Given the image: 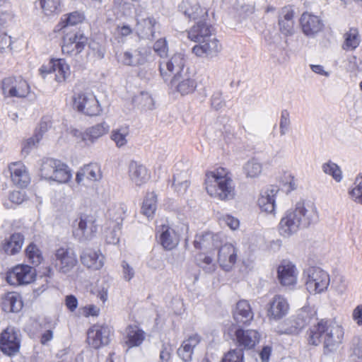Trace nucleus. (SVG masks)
I'll list each match as a JSON object with an SVG mask.
<instances>
[{"label": "nucleus", "instance_id": "nucleus-1", "mask_svg": "<svg viewBox=\"0 0 362 362\" xmlns=\"http://www.w3.org/2000/svg\"><path fill=\"white\" fill-rule=\"evenodd\" d=\"M344 337L343 327L332 320H322L313 325L307 332L308 344L317 346L322 343L325 354L336 351L342 343Z\"/></svg>", "mask_w": 362, "mask_h": 362}, {"label": "nucleus", "instance_id": "nucleus-2", "mask_svg": "<svg viewBox=\"0 0 362 362\" xmlns=\"http://www.w3.org/2000/svg\"><path fill=\"white\" fill-rule=\"evenodd\" d=\"M317 211L313 206L306 207L298 203L294 210L288 211L279 224V232L284 238H289L301 228H306L317 219Z\"/></svg>", "mask_w": 362, "mask_h": 362}, {"label": "nucleus", "instance_id": "nucleus-3", "mask_svg": "<svg viewBox=\"0 0 362 362\" xmlns=\"http://www.w3.org/2000/svg\"><path fill=\"white\" fill-rule=\"evenodd\" d=\"M204 185L207 193L211 197L225 202L235 198V185L228 170L224 168L207 171Z\"/></svg>", "mask_w": 362, "mask_h": 362}, {"label": "nucleus", "instance_id": "nucleus-4", "mask_svg": "<svg viewBox=\"0 0 362 362\" xmlns=\"http://www.w3.org/2000/svg\"><path fill=\"white\" fill-rule=\"evenodd\" d=\"M303 278L306 290L313 295L325 292L330 284L329 274L319 267L313 266L305 269Z\"/></svg>", "mask_w": 362, "mask_h": 362}, {"label": "nucleus", "instance_id": "nucleus-5", "mask_svg": "<svg viewBox=\"0 0 362 362\" xmlns=\"http://www.w3.org/2000/svg\"><path fill=\"white\" fill-rule=\"evenodd\" d=\"M186 59L182 53H175L169 58H163L159 62V71L162 78L167 81L173 76H177L185 72Z\"/></svg>", "mask_w": 362, "mask_h": 362}, {"label": "nucleus", "instance_id": "nucleus-6", "mask_svg": "<svg viewBox=\"0 0 362 362\" xmlns=\"http://www.w3.org/2000/svg\"><path fill=\"white\" fill-rule=\"evenodd\" d=\"M74 106L78 112L88 116H96L102 112L98 99L90 92H80L75 94Z\"/></svg>", "mask_w": 362, "mask_h": 362}, {"label": "nucleus", "instance_id": "nucleus-7", "mask_svg": "<svg viewBox=\"0 0 362 362\" xmlns=\"http://www.w3.org/2000/svg\"><path fill=\"white\" fill-rule=\"evenodd\" d=\"M3 95L11 98H25L30 93V88L22 77H7L1 82Z\"/></svg>", "mask_w": 362, "mask_h": 362}, {"label": "nucleus", "instance_id": "nucleus-8", "mask_svg": "<svg viewBox=\"0 0 362 362\" xmlns=\"http://www.w3.org/2000/svg\"><path fill=\"white\" fill-rule=\"evenodd\" d=\"M289 310L287 298L281 294L274 295L266 305L267 317L269 321L281 320L288 314Z\"/></svg>", "mask_w": 362, "mask_h": 362}, {"label": "nucleus", "instance_id": "nucleus-9", "mask_svg": "<svg viewBox=\"0 0 362 362\" xmlns=\"http://www.w3.org/2000/svg\"><path fill=\"white\" fill-rule=\"evenodd\" d=\"M277 279L283 287L293 288L298 283V270L291 261L284 259L276 269Z\"/></svg>", "mask_w": 362, "mask_h": 362}, {"label": "nucleus", "instance_id": "nucleus-10", "mask_svg": "<svg viewBox=\"0 0 362 362\" xmlns=\"http://www.w3.org/2000/svg\"><path fill=\"white\" fill-rule=\"evenodd\" d=\"M35 270L28 265L19 264L6 274V281L10 285L28 284L35 278Z\"/></svg>", "mask_w": 362, "mask_h": 362}, {"label": "nucleus", "instance_id": "nucleus-11", "mask_svg": "<svg viewBox=\"0 0 362 362\" xmlns=\"http://www.w3.org/2000/svg\"><path fill=\"white\" fill-rule=\"evenodd\" d=\"M55 267L62 273L70 272L78 263L75 252L69 247H60L54 254Z\"/></svg>", "mask_w": 362, "mask_h": 362}, {"label": "nucleus", "instance_id": "nucleus-12", "mask_svg": "<svg viewBox=\"0 0 362 362\" xmlns=\"http://www.w3.org/2000/svg\"><path fill=\"white\" fill-rule=\"evenodd\" d=\"M110 328L106 325L95 324L87 332V341L90 346L98 349L110 342Z\"/></svg>", "mask_w": 362, "mask_h": 362}, {"label": "nucleus", "instance_id": "nucleus-13", "mask_svg": "<svg viewBox=\"0 0 362 362\" xmlns=\"http://www.w3.org/2000/svg\"><path fill=\"white\" fill-rule=\"evenodd\" d=\"M221 50V45L214 35L202 40L192 48V52L196 56L205 58L216 57Z\"/></svg>", "mask_w": 362, "mask_h": 362}, {"label": "nucleus", "instance_id": "nucleus-14", "mask_svg": "<svg viewBox=\"0 0 362 362\" xmlns=\"http://www.w3.org/2000/svg\"><path fill=\"white\" fill-rule=\"evenodd\" d=\"M98 230L95 221L87 215L81 216L77 221V226L74 230V236L81 241L90 240Z\"/></svg>", "mask_w": 362, "mask_h": 362}, {"label": "nucleus", "instance_id": "nucleus-15", "mask_svg": "<svg viewBox=\"0 0 362 362\" xmlns=\"http://www.w3.org/2000/svg\"><path fill=\"white\" fill-rule=\"evenodd\" d=\"M315 315V310L309 306H305L298 310L295 319L290 321L291 326L281 334H298Z\"/></svg>", "mask_w": 362, "mask_h": 362}, {"label": "nucleus", "instance_id": "nucleus-16", "mask_svg": "<svg viewBox=\"0 0 362 362\" xmlns=\"http://www.w3.org/2000/svg\"><path fill=\"white\" fill-rule=\"evenodd\" d=\"M40 71L42 75L54 73L55 80L59 83L65 81L71 73L69 64L63 59H52L48 64L43 65Z\"/></svg>", "mask_w": 362, "mask_h": 362}, {"label": "nucleus", "instance_id": "nucleus-17", "mask_svg": "<svg viewBox=\"0 0 362 362\" xmlns=\"http://www.w3.org/2000/svg\"><path fill=\"white\" fill-rule=\"evenodd\" d=\"M87 42V37L81 32L69 33L64 37L62 47L64 54H78L84 49Z\"/></svg>", "mask_w": 362, "mask_h": 362}, {"label": "nucleus", "instance_id": "nucleus-18", "mask_svg": "<svg viewBox=\"0 0 362 362\" xmlns=\"http://www.w3.org/2000/svg\"><path fill=\"white\" fill-rule=\"evenodd\" d=\"M238 248L231 243L222 245L218 253V262L225 271H230L238 259Z\"/></svg>", "mask_w": 362, "mask_h": 362}, {"label": "nucleus", "instance_id": "nucleus-19", "mask_svg": "<svg viewBox=\"0 0 362 362\" xmlns=\"http://www.w3.org/2000/svg\"><path fill=\"white\" fill-rule=\"evenodd\" d=\"M80 259L81 264L91 271L101 269L105 264V257L101 252L91 248L83 250L80 255Z\"/></svg>", "mask_w": 362, "mask_h": 362}, {"label": "nucleus", "instance_id": "nucleus-20", "mask_svg": "<svg viewBox=\"0 0 362 362\" xmlns=\"http://www.w3.org/2000/svg\"><path fill=\"white\" fill-rule=\"evenodd\" d=\"M157 233L164 249L171 250L178 245L180 234L175 228L168 225H161L157 228Z\"/></svg>", "mask_w": 362, "mask_h": 362}, {"label": "nucleus", "instance_id": "nucleus-21", "mask_svg": "<svg viewBox=\"0 0 362 362\" xmlns=\"http://www.w3.org/2000/svg\"><path fill=\"white\" fill-rule=\"evenodd\" d=\"M170 84L182 95L193 93L197 87L196 81L190 76L187 69L181 75L173 76Z\"/></svg>", "mask_w": 362, "mask_h": 362}, {"label": "nucleus", "instance_id": "nucleus-22", "mask_svg": "<svg viewBox=\"0 0 362 362\" xmlns=\"http://www.w3.org/2000/svg\"><path fill=\"white\" fill-rule=\"evenodd\" d=\"M260 339L259 333L255 329L238 328L235 332V340L240 348L252 349Z\"/></svg>", "mask_w": 362, "mask_h": 362}, {"label": "nucleus", "instance_id": "nucleus-23", "mask_svg": "<svg viewBox=\"0 0 362 362\" xmlns=\"http://www.w3.org/2000/svg\"><path fill=\"white\" fill-rule=\"evenodd\" d=\"M300 23L303 33L308 37H314L324 26L322 20L317 16L308 12L302 14Z\"/></svg>", "mask_w": 362, "mask_h": 362}, {"label": "nucleus", "instance_id": "nucleus-24", "mask_svg": "<svg viewBox=\"0 0 362 362\" xmlns=\"http://www.w3.org/2000/svg\"><path fill=\"white\" fill-rule=\"evenodd\" d=\"M0 345L1 351L8 356L18 351L20 341L17 333L13 328L6 329L1 334Z\"/></svg>", "mask_w": 362, "mask_h": 362}, {"label": "nucleus", "instance_id": "nucleus-25", "mask_svg": "<svg viewBox=\"0 0 362 362\" xmlns=\"http://www.w3.org/2000/svg\"><path fill=\"white\" fill-rule=\"evenodd\" d=\"M278 192L279 188L275 186H271L261 192L257 203L262 211L269 214L274 212Z\"/></svg>", "mask_w": 362, "mask_h": 362}, {"label": "nucleus", "instance_id": "nucleus-26", "mask_svg": "<svg viewBox=\"0 0 362 362\" xmlns=\"http://www.w3.org/2000/svg\"><path fill=\"white\" fill-rule=\"evenodd\" d=\"M11 180L16 185L25 187L30 182V178L25 165L21 161H16L9 165Z\"/></svg>", "mask_w": 362, "mask_h": 362}, {"label": "nucleus", "instance_id": "nucleus-27", "mask_svg": "<svg viewBox=\"0 0 362 362\" xmlns=\"http://www.w3.org/2000/svg\"><path fill=\"white\" fill-rule=\"evenodd\" d=\"M233 319L238 324L249 325L254 318V313L247 300H239L233 312Z\"/></svg>", "mask_w": 362, "mask_h": 362}, {"label": "nucleus", "instance_id": "nucleus-28", "mask_svg": "<svg viewBox=\"0 0 362 362\" xmlns=\"http://www.w3.org/2000/svg\"><path fill=\"white\" fill-rule=\"evenodd\" d=\"M202 337L197 333L189 335L182 342L177 349L178 356L185 361H190L192 358L194 349L201 342Z\"/></svg>", "mask_w": 362, "mask_h": 362}, {"label": "nucleus", "instance_id": "nucleus-29", "mask_svg": "<svg viewBox=\"0 0 362 362\" xmlns=\"http://www.w3.org/2000/svg\"><path fill=\"white\" fill-rule=\"evenodd\" d=\"M147 52L148 51L145 48H139L134 52L126 51L119 55L118 60L127 66L141 65L147 61Z\"/></svg>", "mask_w": 362, "mask_h": 362}, {"label": "nucleus", "instance_id": "nucleus-30", "mask_svg": "<svg viewBox=\"0 0 362 362\" xmlns=\"http://www.w3.org/2000/svg\"><path fill=\"white\" fill-rule=\"evenodd\" d=\"M129 173L131 181L136 186L146 183L150 178L147 168L134 160L130 163Z\"/></svg>", "mask_w": 362, "mask_h": 362}, {"label": "nucleus", "instance_id": "nucleus-31", "mask_svg": "<svg viewBox=\"0 0 362 362\" xmlns=\"http://www.w3.org/2000/svg\"><path fill=\"white\" fill-rule=\"evenodd\" d=\"M125 332V343L129 348L139 346L146 339L145 332L137 325H129Z\"/></svg>", "mask_w": 362, "mask_h": 362}, {"label": "nucleus", "instance_id": "nucleus-32", "mask_svg": "<svg viewBox=\"0 0 362 362\" xmlns=\"http://www.w3.org/2000/svg\"><path fill=\"white\" fill-rule=\"evenodd\" d=\"M127 210V207L124 204L117 203L112 205L107 212L106 223H110V226L117 225L122 227Z\"/></svg>", "mask_w": 362, "mask_h": 362}, {"label": "nucleus", "instance_id": "nucleus-33", "mask_svg": "<svg viewBox=\"0 0 362 362\" xmlns=\"http://www.w3.org/2000/svg\"><path fill=\"white\" fill-rule=\"evenodd\" d=\"M281 32L285 35H291L294 31L293 11L290 7L282 8L279 20Z\"/></svg>", "mask_w": 362, "mask_h": 362}, {"label": "nucleus", "instance_id": "nucleus-34", "mask_svg": "<svg viewBox=\"0 0 362 362\" xmlns=\"http://www.w3.org/2000/svg\"><path fill=\"white\" fill-rule=\"evenodd\" d=\"M211 36V27L203 21H199L188 31L189 39L197 42Z\"/></svg>", "mask_w": 362, "mask_h": 362}, {"label": "nucleus", "instance_id": "nucleus-35", "mask_svg": "<svg viewBox=\"0 0 362 362\" xmlns=\"http://www.w3.org/2000/svg\"><path fill=\"white\" fill-rule=\"evenodd\" d=\"M156 21L153 18L139 19L136 27V32L142 38L151 39L154 37V26Z\"/></svg>", "mask_w": 362, "mask_h": 362}, {"label": "nucleus", "instance_id": "nucleus-36", "mask_svg": "<svg viewBox=\"0 0 362 362\" xmlns=\"http://www.w3.org/2000/svg\"><path fill=\"white\" fill-rule=\"evenodd\" d=\"M3 308L7 312H18L23 308L21 296L16 292H8L3 298Z\"/></svg>", "mask_w": 362, "mask_h": 362}, {"label": "nucleus", "instance_id": "nucleus-37", "mask_svg": "<svg viewBox=\"0 0 362 362\" xmlns=\"http://www.w3.org/2000/svg\"><path fill=\"white\" fill-rule=\"evenodd\" d=\"M344 42L342 44L343 49L346 51L354 50L360 44L361 37L359 33L356 28H350L349 31L344 35Z\"/></svg>", "mask_w": 362, "mask_h": 362}, {"label": "nucleus", "instance_id": "nucleus-38", "mask_svg": "<svg viewBox=\"0 0 362 362\" xmlns=\"http://www.w3.org/2000/svg\"><path fill=\"white\" fill-rule=\"evenodd\" d=\"M72 177L69 168L62 163L61 160L57 161L52 180L59 183H67Z\"/></svg>", "mask_w": 362, "mask_h": 362}, {"label": "nucleus", "instance_id": "nucleus-39", "mask_svg": "<svg viewBox=\"0 0 362 362\" xmlns=\"http://www.w3.org/2000/svg\"><path fill=\"white\" fill-rule=\"evenodd\" d=\"M110 130V126L105 122H103L99 124L87 129L86 135L87 136V140L93 143L100 137L105 135Z\"/></svg>", "mask_w": 362, "mask_h": 362}, {"label": "nucleus", "instance_id": "nucleus-40", "mask_svg": "<svg viewBox=\"0 0 362 362\" xmlns=\"http://www.w3.org/2000/svg\"><path fill=\"white\" fill-rule=\"evenodd\" d=\"M209 242H211L212 246L218 247L221 242V235L211 232L205 233L195 240L194 245L195 247L199 248L208 247H209Z\"/></svg>", "mask_w": 362, "mask_h": 362}, {"label": "nucleus", "instance_id": "nucleus-41", "mask_svg": "<svg viewBox=\"0 0 362 362\" xmlns=\"http://www.w3.org/2000/svg\"><path fill=\"white\" fill-rule=\"evenodd\" d=\"M157 208V197L153 192H150L145 197L142 206L141 213L147 218H151L154 215Z\"/></svg>", "mask_w": 362, "mask_h": 362}, {"label": "nucleus", "instance_id": "nucleus-42", "mask_svg": "<svg viewBox=\"0 0 362 362\" xmlns=\"http://www.w3.org/2000/svg\"><path fill=\"white\" fill-rule=\"evenodd\" d=\"M173 187L179 194H183L189 187V175L187 172H181L173 176Z\"/></svg>", "mask_w": 362, "mask_h": 362}, {"label": "nucleus", "instance_id": "nucleus-43", "mask_svg": "<svg viewBox=\"0 0 362 362\" xmlns=\"http://www.w3.org/2000/svg\"><path fill=\"white\" fill-rule=\"evenodd\" d=\"M23 242L24 237L23 235L21 233H14L5 244L4 250L7 254L14 255L21 250Z\"/></svg>", "mask_w": 362, "mask_h": 362}, {"label": "nucleus", "instance_id": "nucleus-44", "mask_svg": "<svg viewBox=\"0 0 362 362\" xmlns=\"http://www.w3.org/2000/svg\"><path fill=\"white\" fill-rule=\"evenodd\" d=\"M129 129L127 126H122L113 129L111 132V139L115 143L118 148L125 146L128 141Z\"/></svg>", "mask_w": 362, "mask_h": 362}, {"label": "nucleus", "instance_id": "nucleus-45", "mask_svg": "<svg viewBox=\"0 0 362 362\" xmlns=\"http://www.w3.org/2000/svg\"><path fill=\"white\" fill-rule=\"evenodd\" d=\"M351 200L362 205V174H358L348 191Z\"/></svg>", "mask_w": 362, "mask_h": 362}, {"label": "nucleus", "instance_id": "nucleus-46", "mask_svg": "<svg viewBox=\"0 0 362 362\" xmlns=\"http://www.w3.org/2000/svg\"><path fill=\"white\" fill-rule=\"evenodd\" d=\"M185 13L190 18L197 19L206 12L198 4L196 0H186L182 1Z\"/></svg>", "mask_w": 362, "mask_h": 362}, {"label": "nucleus", "instance_id": "nucleus-47", "mask_svg": "<svg viewBox=\"0 0 362 362\" xmlns=\"http://www.w3.org/2000/svg\"><path fill=\"white\" fill-rule=\"evenodd\" d=\"M121 229V226H118L117 225L110 226V223H105L104 234L106 242L108 244L113 245H115L117 243H119Z\"/></svg>", "mask_w": 362, "mask_h": 362}, {"label": "nucleus", "instance_id": "nucleus-48", "mask_svg": "<svg viewBox=\"0 0 362 362\" xmlns=\"http://www.w3.org/2000/svg\"><path fill=\"white\" fill-rule=\"evenodd\" d=\"M25 254L28 260L33 265H39L43 260L40 250L34 244L30 243L25 249Z\"/></svg>", "mask_w": 362, "mask_h": 362}, {"label": "nucleus", "instance_id": "nucleus-49", "mask_svg": "<svg viewBox=\"0 0 362 362\" xmlns=\"http://www.w3.org/2000/svg\"><path fill=\"white\" fill-rule=\"evenodd\" d=\"M198 265L206 273H213L216 269V264L213 258L206 254L201 253L197 257Z\"/></svg>", "mask_w": 362, "mask_h": 362}, {"label": "nucleus", "instance_id": "nucleus-50", "mask_svg": "<svg viewBox=\"0 0 362 362\" xmlns=\"http://www.w3.org/2000/svg\"><path fill=\"white\" fill-rule=\"evenodd\" d=\"M322 170L325 173L332 176L337 182H340L343 179L340 168L331 160L323 164Z\"/></svg>", "mask_w": 362, "mask_h": 362}, {"label": "nucleus", "instance_id": "nucleus-51", "mask_svg": "<svg viewBox=\"0 0 362 362\" xmlns=\"http://www.w3.org/2000/svg\"><path fill=\"white\" fill-rule=\"evenodd\" d=\"M41 140V135L35 134H34L33 136L25 140L22 144V156L24 157L28 156L30 153L37 147Z\"/></svg>", "mask_w": 362, "mask_h": 362}, {"label": "nucleus", "instance_id": "nucleus-52", "mask_svg": "<svg viewBox=\"0 0 362 362\" xmlns=\"http://www.w3.org/2000/svg\"><path fill=\"white\" fill-rule=\"evenodd\" d=\"M247 177H256L262 172V165L258 160H249L244 166Z\"/></svg>", "mask_w": 362, "mask_h": 362}, {"label": "nucleus", "instance_id": "nucleus-53", "mask_svg": "<svg viewBox=\"0 0 362 362\" xmlns=\"http://www.w3.org/2000/svg\"><path fill=\"white\" fill-rule=\"evenodd\" d=\"M57 161H59V160H45L42 162L40 168L42 177L52 180Z\"/></svg>", "mask_w": 362, "mask_h": 362}, {"label": "nucleus", "instance_id": "nucleus-54", "mask_svg": "<svg viewBox=\"0 0 362 362\" xmlns=\"http://www.w3.org/2000/svg\"><path fill=\"white\" fill-rule=\"evenodd\" d=\"M82 168L86 174V177L88 180H97L101 177L100 168L95 163H90Z\"/></svg>", "mask_w": 362, "mask_h": 362}, {"label": "nucleus", "instance_id": "nucleus-55", "mask_svg": "<svg viewBox=\"0 0 362 362\" xmlns=\"http://www.w3.org/2000/svg\"><path fill=\"white\" fill-rule=\"evenodd\" d=\"M64 18L62 19V23L64 24L63 28L69 25H76L81 23L84 19L83 15L78 11L70 13L69 14L64 16Z\"/></svg>", "mask_w": 362, "mask_h": 362}, {"label": "nucleus", "instance_id": "nucleus-56", "mask_svg": "<svg viewBox=\"0 0 362 362\" xmlns=\"http://www.w3.org/2000/svg\"><path fill=\"white\" fill-rule=\"evenodd\" d=\"M244 354L241 349L229 351L223 358L222 362H244Z\"/></svg>", "mask_w": 362, "mask_h": 362}, {"label": "nucleus", "instance_id": "nucleus-57", "mask_svg": "<svg viewBox=\"0 0 362 362\" xmlns=\"http://www.w3.org/2000/svg\"><path fill=\"white\" fill-rule=\"evenodd\" d=\"M291 125L290 114L288 110L281 111L279 121V131L281 136H284L288 132Z\"/></svg>", "mask_w": 362, "mask_h": 362}, {"label": "nucleus", "instance_id": "nucleus-58", "mask_svg": "<svg viewBox=\"0 0 362 362\" xmlns=\"http://www.w3.org/2000/svg\"><path fill=\"white\" fill-rule=\"evenodd\" d=\"M40 4L46 15H49L57 11L59 0H40Z\"/></svg>", "mask_w": 362, "mask_h": 362}, {"label": "nucleus", "instance_id": "nucleus-59", "mask_svg": "<svg viewBox=\"0 0 362 362\" xmlns=\"http://www.w3.org/2000/svg\"><path fill=\"white\" fill-rule=\"evenodd\" d=\"M350 351L357 358H362V338L361 337H353L350 344Z\"/></svg>", "mask_w": 362, "mask_h": 362}, {"label": "nucleus", "instance_id": "nucleus-60", "mask_svg": "<svg viewBox=\"0 0 362 362\" xmlns=\"http://www.w3.org/2000/svg\"><path fill=\"white\" fill-rule=\"evenodd\" d=\"M281 185L283 189L287 193L295 189L297 187L294 177L289 173L285 174L281 178Z\"/></svg>", "mask_w": 362, "mask_h": 362}, {"label": "nucleus", "instance_id": "nucleus-61", "mask_svg": "<svg viewBox=\"0 0 362 362\" xmlns=\"http://www.w3.org/2000/svg\"><path fill=\"white\" fill-rule=\"evenodd\" d=\"M219 221L233 230H235L240 227V221L238 218L230 214L222 215L219 217Z\"/></svg>", "mask_w": 362, "mask_h": 362}, {"label": "nucleus", "instance_id": "nucleus-62", "mask_svg": "<svg viewBox=\"0 0 362 362\" xmlns=\"http://www.w3.org/2000/svg\"><path fill=\"white\" fill-rule=\"evenodd\" d=\"M80 315L88 317L90 316L97 317L100 314V308L95 305H88L81 307L78 310Z\"/></svg>", "mask_w": 362, "mask_h": 362}, {"label": "nucleus", "instance_id": "nucleus-63", "mask_svg": "<svg viewBox=\"0 0 362 362\" xmlns=\"http://www.w3.org/2000/svg\"><path fill=\"white\" fill-rule=\"evenodd\" d=\"M53 124L54 121L49 117H44L35 134H40L41 139H42L43 134L53 127Z\"/></svg>", "mask_w": 362, "mask_h": 362}, {"label": "nucleus", "instance_id": "nucleus-64", "mask_svg": "<svg viewBox=\"0 0 362 362\" xmlns=\"http://www.w3.org/2000/svg\"><path fill=\"white\" fill-rule=\"evenodd\" d=\"M211 105L216 110H221L226 107V103L223 100L221 93L216 92L212 95Z\"/></svg>", "mask_w": 362, "mask_h": 362}]
</instances>
